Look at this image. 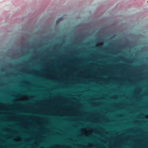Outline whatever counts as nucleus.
<instances>
[{"instance_id":"1","label":"nucleus","mask_w":148,"mask_h":148,"mask_svg":"<svg viewBox=\"0 0 148 148\" xmlns=\"http://www.w3.org/2000/svg\"><path fill=\"white\" fill-rule=\"evenodd\" d=\"M62 20V18H61L60 19H59L57 21V23H58V22L59 21V20Z\"/></svg>"}]
</instances>
